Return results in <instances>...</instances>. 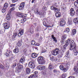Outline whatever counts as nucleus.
<instances>
[{
	"instance_id": "4d7b16f0",
	"label": "nucleus",
	"mask_w": 78,
	"mask_h": 78,
	"mask_svg": "<svg viewBox=\"0 0 78 78\" xmlns=\"http://www.w3.org/2000/svg\"><path fill=\"white\" fill-rule=\"evenodd\" d=\"M53 72H54V73H57L58 72V71H57L56 69H54L53 70Z\"/></svg>"
},
{
	"instance_id": "bb28decb",
	"label": "nucleus",
	"mask_w": 78,
	"mask_h": 78,
	"mask_svg": "<svg viewBox=\"0 0 78 78\" xmlns=\"http://www.w3.org/2000/svg\"><path fill=\"white\" fill-rule=\"evenodd\" d=\"M19 51V49L18 48H16L13 50V52L14 53H17Z\"/></svg>"
},
{
	"instance_id": "c756f323",
	"label": "nucleus",
	"mask_w": 78,
	"mask_h": 78,
	"mask_svg": "<svg viewBox=\"0 0 78 78\" xmlns=\"http://www.w3.org/2000/svg\"><path fill=\"white\" fill-rule=\"evenodd\" d=\"M51 37L53 39L54 41H55V42H57V40H56V38L54 37V35H52Z\"/></svg>"
},
{
	"instance_id": "ea45409f",
	"label": "nucleus",
	"mask_w": 78,
	"mask_h": 78,
	"mask_svg": "<svg viewBox=\"0 0 78 78\" xmlns=\"http://www.w3.org/2000/svg\"><path fill=\"white\" fill-rule=\"evenodd\" d=\"M31 45H35V41H34V40L32 41L31 42Z\"/></svg>"
},
{
	"instance_id": "a211bd4d",
	"label": "nucleus",
	"mask_w": 78,
	"mask_h": 78,
	"mask_svg": "<svg viewBox=\"0 0 78 78\" xmlns=\"http://www.w3.org/2000/svg\"><path fill=\"white\" fill-rule=\"evenodd\" d=\"M38 76L37 75L34 76V75L32 74L29 76L28 78H37Z\"/></svg>"
},
{
	"instance_id": "473e14b6",
	"label": "nucleus",
	"mask_w": 78,
	"mask_h": 78,
	"mask_svg": "<svg viewBox=\"0 0 78 78\" xmlns=\"http://www.w3.org/2000/svg\"><path fill=\"white\" fill-rule=\"evenodd\" d=\"M47 8L46 7H45V6H43L42 9V11H47Z\"/></svg>"
},
{
	"instance_id": "69168bd1",
	"label": "nucleus",
	"mask_w": 78,
	"mask_h": 78,
	"mask_svg": "<svg viewBox=\"0 0 78 78\" xmlns=\"http://www.w3.org/2000/svg\"><path fill=\"white\" fill-rule=\"evenodd\" d=\"M76 14L77 15H78V9L76 11Z\"/></svg>"
},
{
	"instance_id": "5701e85b",
	"label": "nucleus",
	"mask_w": 78,
	"mask_h": 78,
	"mask_svg": "<svg viewBox=\"0 0 78 78\" xmlns=\"http://www.w3.org/2000/svg\"><path fill=\"white\" fill-rule=\"evenodd\" d=\"M70 40H67L65 42V45H66V46H67L70 44Z\"/></svg>"
},
{
	"instance_id": "680f3d73",
	"label": "nucleus",
	"mask_w": 78,
	"mask_h": 78,
	"mask_svg": "<svg viewBox=\"0 0 78 78\" xmlns=\"http://www.w3.org/2000/svg\"><path fill=\"white\" fill-rule=\"evenodd\" d=\"M63 54H62V53H61L60 54H59V55H60V57H62V55Z\"/></svg>"
},
{
	"instance_id": "7ed1b4c3",
	"label": "nucleus",
	"mask_w": 78,
	"mask_h": 78,
	"mask_svg": "<svg viewBox=\"0 0 78 78\" xmlns=\"http://www.w3.org/2000/svg\"><path fill=\"white\" fill-rule=\"evenodd\" d=\"M59 49L58 48H56L54 49L52 51V54L53 55L56 56V55H57L59 54Z\"/></svg>"
},
{
	"instance_id": "412c9836",
	"label": "nucleus",
	"mask_w": 78,
	"mask_h": 78,
	"mask_svg": "<svg viewBox=\"0 0 78 78\" xmlns=\"http://www.w3.org/2000/svg\"><path fill=\"white\" fill-rule=\"evenodd\" d=\"M76 33V29H73L72 30V33H71V35L73 36V35H75Z\"/></svg>"
},
{
	"instance_id": "c03bdc74",
	"label": "nucleus",
	"mask_w": 78,
	"mask_h": 78,
	"mask_svg": "<svg viewBox=\"0 0 78 78\" xmlns=\"http://www.w3.org/2000/svg\"><path fill=\"white\" fill-rule=\"evenodd\" d=\"M26 20H27V19H22L21 20V23H23V22H22V21H23V22H25Z\"/></svg>"
},
{
	"instance_id": "20e7f679",
	"label": "nucleus",
	"mask_w": 78,
	"mask_h": 78,
	"mask_svg": "<svg viewBox=\"0 0 78 78\" xmlns=\"http://www.w3.org/2000/svg\"><path fill=\"white\" fill-rule=\"evenodd\" d=\"M34 12L35 14L37 15H40V16L44 15V12H39V11L37 9H36L34 10Z\"/></svg>"
},
{
	"instance_id": "f3484780",
	"label": "nucleus",
	"mask_w": 78,
	"mask_h": 78,
	"mask_svg": "<svg viewBox=\"0 0 78 78\" xmlns=\"http://www.w3.org/2000/svg\"><path fill=\"white\" fill-rule=\"evenodd\" d=\"M22 13L20 12H18L16 15V16L18 17H20L23 18L24 17V16L23 15Z\"/></svg>"
},
{
	"instance_id": "f704fd0d",
	"label": "nucleus",
	"mask_w": 78,
	"mask_h": 78,
	"mask_svg": "<svg viewBox=\"0 0 78 78\" xmlns=\"http://www.w3.org/2000/svg\"><path fill=\"white\" fill-rule=\"evenodd\" d=\"M75 12L73 11V12H70V14L71 16H73L75 15Z\"/></svg>"
},
{
	"instance_id": "4c0bfd02",
	"label": "nucleus",
	"mask_w": 78,
	"mask_h": 78,
	"mask_svg": "<svg viewBox=\"0 0 78 78\" xmlns=\"http://www.w3.org/2000/svg\"><path fill=\"white\" fill-rule=\"evenodd\" d=\"M20 70L21 69L19 68L16 69V70L17 73H19L20 72V71H21Z\"/></svg>"
},
{
	"instance_id": "dca6fc26",
	"label": "nucleus",
	"mask_w": 78,
	"mask_h": 78,
	"mask_svg": "<svg viewBox=\"0 0 78 78\" xmlns=\"http://www.w3.org/2000/svg\"><path fill=\"white\" fill-rule=\"evenodd\" d=\"M53 64H52L51 63H50L49 64L48 68L50 71H51V69H53Z\"/></svg>"
},
{
	"instance_id": "39448f33",
	"label": "nucleus",
	"mask_w": 78,
	"mask_h": 78,
	"mask_svg": "<svg viewBox=\"0 0 78 78\" xmlns=\"http://www.w3.org/2000/svg\"><path fill=\"white\" fill-rule=\"evenodd\" d=\"M7 8H8V3L6 2L4 5V7L2 9V12L3 13H5L6 12V10Z\"/></svg>"
},
{
	"instance_id": "e433bc0d",
	"label": "nucleus",
	"mask_w": 78,
	"mask_h": 78,
	"mask_svg": "<svg viewBox=\"0 0 78 78\" xmlns=\"http://www.w3.org/2000/svg\"><path fill=\"white\" fill-rule=\"evenodd\" d=\"M22 40H21V41H19L18 42V46H19V47H20L21 45H22V43H21V42H22Z\"/></svg>"
},
{
	"instance_id": "f257e3e1",
	"label": "nucleus",
	"mask_w": 78,
	"mask_h": 78,
	"mask_svg": "<svg viewBox=\"0 0 78 78\" xmlns=\"http://www.w3.org/2000/svg\"><path fill=\"white\" fill-rule=\"evenodd\" d=\"M70 50L72 49H75L76 48V45L75 43V41L73 40L70 41Z\"/></svg>"
},
{
	"instance_id": "72a5a7b5",
	"label": "nucleus",
	"mask_w": 78,
	"mask_h": 78,
	"mask_svg": "<svg viewBox=\"0 0 78 78\" xmlns=\"http://www.w3.org/2000/svg\"><path fill=\"white\" fill-rule=\"evenodd\" d=\"M78 67L77 66H75L74 68V70L75 71V72H78Z\"/></svg>"
},
{
	"instance_id": "6e6552de",
	"label": "nucleus",
	"mask_w": 78,
	"mask_h": 78,
	"mask_svg": "<svg viewBox=\"0 0 78 78\" xmlns=\"http://www.w3.org/2000/svg\"><path fill=\"white\" fill-rule=\"evenodd\" d=\"M48 23L46 22L45 21H44L43 22V25H44L45 27H47V28L48 27H53V24H52V25L51 26V24H50L48 25Z\"/></svg>"
},
{
	"instance_id": "4468645a",
	"label": "nucleus",
	"mask_w": 78,
	"mask_h": 78,
	"mask_svg": "<svg viewBox=\"0 0 78 78\" xmlns=\"http://www.w3.org/2000/svg\"><path fill=\"white\" fill-rule=\"evenodd\" d=\"M12 54V52L10 51H9L8 49L7 50L6 52L5 53V55L7 56H9L10 55Z\"/></svg>"
},
{
	"instance_id": "0eeeda50",
	"label": "nucleus",
	"mask_w": 78,
	"mask_h": 78,
	"mask_svg": "<svg viewBox=\"0 0 78 78\" xmlns=\"http://www.w3.org/2000/svg\"><path fill=\"white\" fill-rule=\"evenodd\" d=\"M24 6H25V2H22L20 6L19 7V10H23L24 9Z\"/></svg>"
},
{
	"instance_id": "4be33fe9",
	"label": "nucleus",
	"mask_w": 78,
	"mask_h": 78,
	"mask_svg": "<svg viewBox=\"0 0 78 78\" xmlns=\"http://www.w3.org/2000/svg\"><path fill=\"white\" fill-rule=\"evenodd\" d=\"M69 52L68 51L66 52V55L65 57H66L67 59H68L70 58V55H69Z\"/></svg>"
},
{
	"instance_id": "7c9ffc66",
	"label": "nucleus",
	"mask_w": 78,
	"mask_h": 78,
	"mask_svg": "<svg viewBox=\"0 0 78 78\" xmlns=\"http://www.w3.org/2000/svg\"><path fill=\"white\" fill-rule=\"evenodd\" d=\"M75 6L77 8H78V1H75L74 3Z\"/></svg>"
},
{
	"instance_id": "c85d7f7f",
	"label": "nucleus",
	"mask_w": 78,
	"mask_h": 78,
	"mask_svg": "<svg viewBox=\"0 0 78 78\" xmlns=\"http://www.w3.org/2000/svg\"><path fill=\"white\" fill-rule=\"evenodd\" d=\"M67 23L68 24V25H71L72 23V19L69 20L67 22Z\"/></svg>"
},
{
	"instance_id": "a878e982",
	"label": "nucleus",
	"mask_w": 78,
	"mask_h": 78,
	"mask_svg": "<svg viewBox=\"0 0 78 78\" xmlns=\"http://www.w3.org/2000/svg\"><path fill=\"white\" fill-rule=\"evenodd\" d=\"M18 67L21 70L22 69H23V66H22V65L18 64Z\"/></svg>"
},
{
	"instance_id": "774afa93",
	"label": "nucleus",
	"mask_w": 78,
	"mask_h": 78,
	"mask_svg": "<svg viewBox=\"0 0 78 78\" xmlns=\"http://www.w3.org/2000/svg\"><path fill=\"white\" fill-rule=\"evenodd\" d=\"M53 1V0H49V2H52Z\"/></svg>"
},
{
	"instance_id": "052dcab7",
	"label": "nucleus",
	"mask_w": 78,
	"mask_h": 78,
	"mask_svg": "<svg viewBox=\"0 0 78 78\" xmlns=\"http://www.w3.org/2000/svg\"><path fill=\"white\" fill-rule=\"evenodd\" d=\"M12 2L13 3H15V2H17V0H12Z\"/></svg>"
},
{
	"instance_id": "f8f14e48",
	"label": "nucleus",
	"mask_w": 78,
	"mask_h": 78,
	"mask_svg": "<svg viewBox=\"0 0 78 78\" xmlns=\"http://www.w3.org/2000/svg\"><path fill=\"white\" fill-rule=\"evenodd\" d=\"M4 27L5 30H7L9 28V24H8L7 23H5L4 24Z\"/></svg>"
},
{
	"instance_id": "13d9d810",
	"label": "nucleus",
	"mask_w": 78,
	"mask_h": 78,
	"mask_svg": "<svg viewBox=\"0 0 78 78\" xmlns=\"http://www.w3.org/2000/svg\"><path fill=\"white\" fill-rule=\"evenodd\" d=\"M39 45H40V44H39V43H36V44H35V46H39Z\"/></svg>"
},
{
	"instance_id": "5fc2aeb1",
	"label": "nucleus",
	"mask_w": 78,
	"mask_h": 78,
	"mask_svg": "<svg viewBox=\"0 0 78 78\" xmlns=\"http://www.w3.org/2000/svg\"><path fill=\"white\" fill-rule=\"evenodd\" d=\"M75 12V11H74V9L73 8H71L70 9V12Z\"/></svg>"
},
{
	"instance_id": "bf43d9fd",
	"label": "nucleus",
	"mask_w": 78,
	"mask_h": 78,
	"mask_svg": "<svg viewBox=\"0 0 78 78\" xmlns=\"http://www.w3.org/2000/svg\"><path fill=\"white\" fill-rule=\"evenodd\" d=\"M13 66L14 67H16V63H13Z\"/></svg>"
},
{
	"instance_id": "3c124183",
	"label": "nucleus",
	"mask_w": 78,
	"mask_h": 78,
	"mask_svg": "<svg viewBox=\"0 0 78 78\" xmlns=\"http://www.w3.org/2000/svg\"><path fill=\"white\" fill-rule=\"evenodd\" d=\"M66 35H64L62 36V39H66Z\"/></svg>"
},
{
	"instance_id": "423d86ee",
	"label": "nucleus",
	"mask_w": 78,
	"mask_h": 78,
	"mask_svg": "<svg viewBox=\"0 0 78 78\" xmlns=\"http://www.w3.org/2000/svg\"><path fill=\"white\" fill-rule=\"evenodd\" d=\"M28 65L29 67L30 68H31L32 69H34V67H35L34 63V62H29Z\"/></svg>"
},
{
	"instance_id": "603ef678",
	"label": "nucleus",
	"mask_w": 78,
	"mask_h": 78,
	"mask_svg": "<svg viewBox=\"0 0 78 78\" xmlns=\"http://www.w3.org/2000/svg\"><path fill=\"white\" fill-rule=\"evenodd\" d=\"M16 5V4H12L10 5V7H14Z\"/></svg>"
},
{
	"instance_id": "de8ad7c7",
	"label": "nucleus",
	"mask_w": 78,
	"mask_h": 78,
	"mask_svg": "<svg viewBox=\"0 0 78 78\" xmlns=\"http://www.w3.org/2000/svg\"><path fill=\"white\" fill-rule=\"evenodd\" d=\"M66 31L67 33H69V32L70 31V29L69 28H67L66 29Z\"/></svg>"
},
{
	"instance_id": "09e8293b",
	"label": "nucleus",
	"mask_w": 78,
	"mask_h": 78,
	"mask_svg": "<svg viewBox=\"0 0 78 78\" xmlns=\"http://www.w3.org/2000/svg\"><path fill=\"white\" fill-rule=\"evenodd\" d=\"M27 50L26 49H25L23 50V52L24 54H26L27 53Z\"/></svg>"
},
{
	"instance_id": "79ce46f5",
	"label": "nucleus",
	"mask_w": 78,
	"mask_h": 78,
	"mask_svg": "<svg viewBox=\"0 0 78 78\" xmlns=\"http://www.w3.org/2000/svg\"><path fill=\"white\" fill-rule=\"evenodd\" d=\"M60 42L62 44H64V40L63 39H62Z\"/></svg>"
},
{
	"instance_id": "393cba45",
	"label": "nucleus",
	"mask_w": 78,
	"mask_h": 78,
	"mask_svg": "<svg viewBox=\"0 0 78 78\" xmlns=\"http://www.w3.org/2000/svg\"><path fill=\"white\" fill-rule=\"evenodd\" d=\"M55 16L57 17H59L61 16V13L57 12L55 13Z\"/></svg>"
},
{
	"instance_id": "2eb2a0df",
	"label": "nucleus",
	"mask_w": 78,
	"mask_h": 78,
	"mask_svg": "<svg viewBox=\"0 0 78 78\" xmlns=\"http://www.w3.org/2000/svg\"><path fill=\"white\" fill-rule=\"evenodd\" d=\"M66 23V22L65 20H62L60 23V25L61 27H63V26H64L65 25V24Z\"/></svg>"
},
{
	"instance_id": "cd10ccee",
	"label": "nucleus",
	"mask_w": 78,
	"mask_h": 78,
	"mask_svg": "<svg viewBox=\"0 0 78 78\" xmlns=\"http://www.w3.org/2000/svg\"><path fill=\"white\" fill-rule=\"evenodd\" d=\"M16 36H17V33H16L14 34L13 35L12 37V40H14V39H15L16 37Z\"/></svg>"
},
{
	"instance_id": "37998d69",
	"label": "nucleus",
	"mask_w": 78,
	"mask_h": 78,
	"mask_svg": "<svg viewBox=\"0 0 78 78\" xmlns=\"http://www.w3.org/2000/svg\"><path fill=\"white\" fill-rule=\"evenodd\" d=\"M70 64L69 63H68L66 64V66L67 68H69V67H70Z\"/></svg>"
},
{
	"instance_id": "a19ab883",
	"label": "nucleus",
	"mask_w": 78,
	"mask_h": 78,
	"mask_svg": "<svg viewBox=\"0 0 78 78\" xmlns=\"http://www.w3.org/2000/svg\"><path fill=\"white\" fill-rule=\"evenodd\" d=\"M55 12H58V11H59V9L55 7L54 10Z\"/></svg>"
},
{
	"instance_id": "864d4df0",
	"label": "nucleus",
	"mask_w": 78,
	"mask_h": 78,
	"mask_svg": "<svg viewBox=\"0 0 78 78\" xmlns=\"http://www.w3.org/2000/svg\"><path fill=\"white\" fill-rule=\"evenodd\" d=\"M55 8L56 7H54L53 6H52L51 7V10H55Z\"/></svg>"
},
{
	"instance_id": "338daca9",
	"label": "nucleus",
	"mask_w": 78,
	"mask_h": 78,
	"mask_svg": "<svg viewBox=\"0 0 78 78\" xmlns=\"http://www.w3.org/2000/svg\"><path fill=\"white\" fill-rule=\"evenodd\" d=\"M2 51L0 50V56H1V55H2Z\"/></svg>"
},
{
	"instance_id": "1a4fd4ad",
	"label": "nucleus",
	"mask_w": 78,
	"mask_h": 78,
	"mask_svg": "<svg viewBox=\"0 0 78 78\" xmlns=\"http://www.w3.org/2000/svg\"><path fill=\"white\" fill-rule=\"evenodd\" d=\"M25 57L23 55L20 60L19 62L21 64H23L25 62Z\"/></svg>"
},
{
	"instance_id": "6ab92c4d",
	"label": "nucleus",
	"mask_w": 78,
	"mask_h": 78,
	"mask_svg": "<svg viewBox=\"0 0 78 78\" xmlns=\"http://www.w3.org/2000/svg\"><path fill=\"white\" fill-rule=\"evenodd\" d=\"M26 72L27 74H29L31 72V70L29 68H27L26 69Z\"/></svg>"
},
{
	"instance_id": "aec40b11",
	"label": "nucleus",
	"mask_w": 78,
	"mask_h": 78,
	"mask_svg": "<svg viewBox=\"0 0 78 78\" xmlns=\"http://www.w3.org/2000/svg\"><path fill=\"white\" fill-rule=\"evenodd\" d=\"M59 68L60 69V70H66L67 69L66 68H65L64 67V66L61 65L59 66Z\"/></svg>"
},
{
	"instance_id": "9d476101",
	"label": "nucleus",
	"mask_w": 78,
	"mask_h": 78,
	"mask_svg": "<svg viewBox=\"0 0 78 78\" xmlns=\"http://www.w3.org/2000/svg\"><path fill=\"white\" fill-rule=\"evenodd\" d=\"M37 69L40 70H44L45 69V66H39L37 67Z\"/></svg>"
},
{
	"instance_id": "a18cd8bd",
	"label": "nucleus",
	"mask_w": 78,
	"mask_h": 78,
	"mask_svg": "<svg viewBox=\"0 0 78 78\" xmlns=\"http://www.w3.org/2000/svg\"><path fill=\"white\" fill-rule=\"evenodd\" d=\"M0 68L1 69H4V66H3V65L1 64L0 65Z\"/></svg>"
},
{
	"instance_id": "8fccbe9b",
	"label": "nucleus",
	"mask_w": 78,
	"mask_h": 78,
	"mask_svg": "<svg viewBox=\"0 0 78 78\" xmlns=\"http://www.w3.org/2000/svg\"><path fill=\"white\" fill-rule=\"evenodd\" d=\"M29 31L31 33H33V29H30Z\"/></svg>"
},
{
	"instance_id": "ddd939ff",
	"label": "nucleus",
	"mask_w": 78,
	"mask_h": 78,
	"mask_svg": "<svg viewBox=\"0 0 78 78\" xmlns=\"http://www.w3.org/2000/svg\"><path fill=\"white\" fill-rule=\"evenodd\" d=\"M71 50H73V51L74 53L75 56H77V55L78 54V51L76 50V48L71 49Z\"/></svg>"
},
{
	"instance_id": "0e129e2a",
	"label": "nucleus",
	"mask_w": 78,
	"mask_h": 78,
	"mask_svg": "<svg viewBox=\"0 0 78 78\" xmlns=\"http://www.w3.org/2000/svg\"><path fill=\"white\" fill-rule=\"evenodd\" d=\"M66 8H62V9H63V11H65V10H66Z\"/></svg>"
},
{
	"instance_id": "58836bf2",
	"label": "nucleus",
	"mask_w": 78,
	"mask_h": 78,
	"mask_svg": "<svg viewBox=\"0 0 78 78\" xmlns=\"http://www.w3.org/2000/svg\"><path fill=\"white\" fill-rule=\"evenodd\" d=\"M66 76H67V74H63L62 75V78H66Z\"/></svg>"
},
{
	"instance_id": "2f4dec72",
	"label": "nucleus",
	"mask_w": 78,
	"mask_h": 78,
	"mask_svg": "<svg viewBox=\"0 0 78 78\" xmlns=\"http://www.w3.org/2000/svg\"><path fill=\"white\" fill-rule=\"evenodd\" d=\"M66 47H67V46H66V45L65 44L63 46V49L62 50L63 52H65V51H66Z\"/></svg>"
},
{
	"instance_id": "f03ea898",
	"label": "nucleus",
	"mask_w": 78,
	"mask_h": 78,
	"mask_svg": "<svg viewBox=\"0 0 78 78\" xmlns=\"http://www.w3.org/2000/svg\"><path fill=\"white\" fill-rule=\"evenodd\" d=\"M37 61L39 62V64L42 65L45 62L44 58L42 57H39L37 59Z\"/></svg>"
},
{
	"instance_id": "9b49d317",
	"label": "nucleus",
	"mask_w": 78,
	"mask_h": 78,
	"mask_svg": "<svg viewBox=\"0 0 78 78\" xmlns=\"http://www.w3.org/2000/svg\"><path fill=\"white\" fill-rule=\"evenodd\" d=\"M19 33L18 34V36H21L23 34V30L20 29L19 31Z\"/></svg>"
},
{
	"instance_id": "49530a36",
	"label": "nucleus",
	"mask_w": 78,
	"mask_h": 78,
	"mask_svg": "<svg viewBox=\"0 0 78 78\" xmlns=\"http://www.w3.org/2000/svg\"><path fill=\"white\" fill-rule=\"evenodd\" d=\"M38 73V72L37 71H35L34 72V76H36V75H37V74Z\"/></svg>"
},
{
	"instance_id": "e2e57ef3",
	"label": "nucleus",
	"mask_w": 78,
	"mask_h": 78,
	"mask_svg": "<svg viewBox=\"0 0 78 78\" xmlns=\"http://www.w3.org/2000/svg\"><path fill=\"white\" fill-rule=\"evenodd\" d=\"M53 58H54L53 57H50V59H51V61H52V60H53Z\"/></svg>"
},
{
	"instance_id": "b1692460",
	"label": "nucleus",
	"mask_w": 78,
	"mask_h": 78,
	"mask_svg": "<svg viewBox=\"0 0 78 78\" xmlns=\"http://www.w3.org/2000/svg\"><path fill=\"white\" fill-rule=\"evenodd\" d=\"M37 56V54L33 53L32 54V57L33 58H36Z\"/></svg>"
},
{
	"instance_id": "c9c22d12",
	"label": "nucleus",
	"mask_w": 78,
	"mask_h": 78,
	"mask_svg": "<svg viewBox=\"0 0 78 78\" xmlns=\"http://www.w3.org/2000/svg\"><path fill=\"white\" fill-rule=\"evenodd\" d=\"M6 19L8 20V21H9V20H11V18L10 17H9V15H7L6 17Z\"/></svg>"
},
{
	"instance_id": "6e6d98bb",
	"label": "nucleus",
	"mask_w": 78,
	"mask_h": 78,
	"mask_svg": "<svg viewBox=\"0 0 78 78\" xmlns=\"http://www.w3.org/2000/svg\"><path fill=\"white\" fill-rule=\"evenodd\" d=\"M14 9H15V7H13L10 9V10L12 11H13V10H14Z\"/></svg>"
}]
</instances>
